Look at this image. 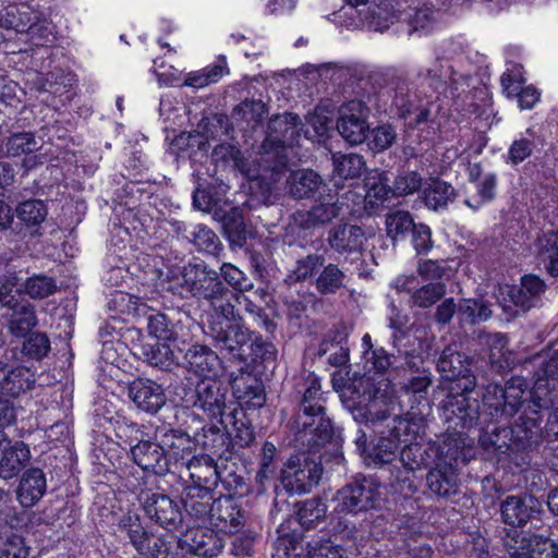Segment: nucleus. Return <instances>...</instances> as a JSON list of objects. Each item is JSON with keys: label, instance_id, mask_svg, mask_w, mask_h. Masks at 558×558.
Listing matches in <instances>:
<instances>
[{"label": "nucleus", "instance_id": "nucleus-1", "mask_svg": "<svg viewBox=\"0 0 558 558\" xmlns=\"http://www.w3.org/2000/svg\"><path fill=\"white\" fill-rule=\"evenodd\" d=\"M375 399L353 409L359 427L353 435L355 451L368 468H381L397 460L403 444L418 435L421 425L412 418L392 414L390 387L373 390Z\"/></svg>", "mask_w": 558, "mask_h": 558}, {"label": "nucleus", "instance_id": "nucleus-2", "mask_svg": "<svg viewBox=\"0 0 558 558\" xmlns=\"http://www.w3.org/2000/svg\"><path fill=\"white\" fill-rule=\"evenodd\" d=\"M551 393L546 379L534 383L530 389L527 409L509 426H495L478 437L484 451L490 452L497 463L512 473L531 466L545 440L544 411L553 408Z\"/></svg>", "mask_w": 558, "mask_h": 558}, {"label": "nucleus", "instance_id": "nucleus-3", "mask_svg": "<svg viewBox=\"0 0 558 558\" xmlns=\"http://www.w3.org/2000/svg\"><path fill=\"white\" fill-rule=\"evenodd\" d=\"M295 389L300 396L295 418L299 429L295 440L313 453L324 449L320 458L329 454L327 461L330 460L335 464L343 463L342 429L336 427L326 415L319 377L308 372L300 378Z\"/></svg>", "mask_w": 558, "mask_h": 558}, {"label": "nucleus", "instance_id": "nucleus-4", "mask_svg": "<svg viewBox=\"0 0 558 558\" xmlns=\"http://www.w3.org/2000/svg\"><path fill=\"white\" fill-rule=\"evenodd\" d=\"M331 501L329 519L333 535L354 541L362 526L356 519L381 511L387 499L377 477L356 473L335 493Z\"/></svg>", "mask_w": 558, "mask_h": 558}, {"label": "nucleus", "instance_id": "nucleus-5", "mask_svg": "<svg viewBox=\"0 0 558 558\" xmlns=\"http://www.w3.org/2000/svg\"><path fill=\"white\" fill-rule=\"evenodd\" d=\"M175 284L192 296L204 300L209 305L208 319L232 317L233 304L230 291L219 279V274L204 262L189 263L171 271Z\"/></svg>", "mask_w": 558, "mask_h": 558}, {"label": "nucleus", "instance_id": "nucleus-6", "mask_svg": "<svg viewBox=\"0 0 558 558\" xmlns=\"http://www.w3.org/2000/svg\"><path fill=\"white\" fill-rule=\"evenodd\" d=\"M529 383L523 377H511L505 385L492 383L483 387L481 407L488 425L510 420L529 398Z\"/></svg>", "mask_w": 558, "mask_h": 558}, {"label": "nucleus", "instance_id": "nucleus-7", "mask_svg": "<svg viewBox=\"0 0 558 558\" xmlns=\"http://www.w3.org/2000/svg\"><path fill=\"white\" fill-rule=\"evenodd\" d=\"M182 355L180 362L175 351H143L145 359L154 366L171 371L183 365L190 372L203 377V380H216L227 373L228 366L216 351H177Z\"/></svg>", "mask_w": 558, "mask_h": 558}, {"label": "nucleus", "instance_id": "nucleus-8", "mask_svg": "<svg viewBox=\"0 0 558 558\" xmlns=\"http://www.w3.org/2000/svg\"><path fill=\"white\" fill-rule=\"evenodd\" d=\"M322 475V460L317 462L305 453L289 454L286 468L275 484L276 499L282 493L288 496L311 493L319 484Z\"/></svg>", "mask_w": 558, "mask_h": 558}, {"label": "nucleus", "instance_id": "nucleus-9", "mask_svg": "<svg viewBox=\"0 0 558 558\" xmlns=\"http://www.w3.org/2000/svg\"><path fill=\"white\" fill-rule=\"evenodd\" d=\"M361 199L359 192L353 190H348L341 195L324 192L319 195L318 203L308 210L299 211L295 220L302 229L324 226L340 216L357 213L355 204H360Z\"/></svg>", "mask_w": 558, "mask_h": 558}, {"label": "nucleus", "instance_id": "nucleus-10", "mask_svg": "<svg viewBox=\"0 0 558 558\" xmlns=\"http://www.w3.org/2000/svg\"><path fill=\"white\" fill-rule=\"evenodd\" d=\"M472 392L450 393L442 401V410L449 428L457 430L459 434L464 430L477 429L478 437L487 430L488 424L483 417V411L480 400L471 397Z\"/></svg>", "mask_w": 558, "mask_h": 558}, {"label": "nucleus", "instance_id": "nucleus-11", "mask_svg": "<svg viewBox=\"0 0 558 558\" xmlns=\"http://www.w3.org/2000/svg\"><path fill=\"white\" fill-rule=\"evenodd\" d=\"M349 372L341 369L336 371L331 375L332 388L340 393V398L343 407L353 416V409L357 410L359 407L371 403L375 397L373 390L377 389L379 392L385 391L389 388L390 383L387 379H376L373 376L363 375L359 378H348Z\"/></svg>", "mask_w": 558, "mask_h": 558}, {"label": "nucleus", "instance_id": "nucleus-12", "mask_svg": "<svg viewBox=\"0 0 558 558\" xmlns=\"http://www.w3.org/2000/svg\"><path fill=\"white\" fill-rule=\"evenodd\" d=\"M138 501L145 515L158 526L170 532L183 529L184 514L181 502L175 498L148 489L141 492Z\"/></svg>", "mask_w": 558, "mask_h": 558}, {"label": "nucleus", "instance_id": "nucleus-13", "mask_svg": "<svg viewBox=\"0 0 558 558\" xmlns=\"http://www.w3.org/2000/svg\"><path fill=\"white\" fill-rule=\"evenodd\" d=\"M432 383L430 374L423 371L402 381L397 391L400 407L407 410L405 415L417 423L430 414L429 388Z\"/></svg>", "mask_w": 558, "mask_h": 558}, {"label": "nucleus", "instance_id": "nucleus-14", "mask_svg": "<svg viewBox=\"0 0 558 558\" xmlns=\"http://www.w3.org/2000/svg\"><path fill=\"white\" fill-rule=\"evenodd\" d=\"M371 109L362 99L343 102L337 111L336 128L350 145H360L368 138Z\"/></svg>", "mask_w": 558, "mask_h": 558}, {"label": "nucleus", "instance_id": "nucleus-15", "mask_svg": "<svg viewBox=\"0 0 558 558\" xmlns=\"http://www.w3.org/2000/svg\"><path fill=\"white\" fill-rule=\"evenodd\" d=\"M205 333L210 336L220 349H265V343L246 327L235 323V312L228 318L208 319Z\"/></svg>", "mask_w": 558, "mask_h": 558}, {"label": "nucleus", "instance_id": "nucleus-16", "mask_svg": "<svg viewBox=\"0 0 558 558\" xmlns=\"http://www.w3.org/2000/svg\"><path fill=\"white\" fill-rule=\"evenodd\" d=\"M441 351L437 361V369L441 377L449 383L448 392H474L477 386L476 377L471 369L472 362L463 351Z\"/></svg>", "mask_w": 558, "mask_h": 558}, {"label": "nucleus", "instance_id": "nucleus-17", "mask_svg": "<svg viewBox=\"0 0 558 558\" xmlns=\"http://www.w3.org/2000/svg\"><path fill=\"white\" fill-rule=\"evenodd\" d=\"M501 521L512 527L542 523L545 513L543 501L533 494L508 495L500 501Z\"/></svg>", "mask_w": 558, "mask_h": 558}, {"label": "nucleus", "instance_id": "nucleus-18", "mask_svg": "<svg viewBox=\"0 0 558 558\" xmlns=\"http://www.w3.org/2000/svg\"><path fill=\"white\" fill-rule=\"evenodd\" d=\"M189 471V480L178 476L182 488L197 489L198 493L215 492L221 481V470L217 460L208 453H196L183 462Z\"/></svg>", "mask_w": 558, "mask_h": 558}, {"label": "nucleus", "instance_id": "nucleus-19", "mask_svg": "<svg viewBox=\"0 0 558 558\" xmlns=\"http://www.w3.org/2000/svg\"><path fill=\"white\" fill-rule=\"evenodd\" d=\"M505 548L510 558H558V539L542 534L515 532Z\"/></svg>", "mask_w": 558, "mask_h": 558}, {"label": "nucleus", "instance_id": "nucleus-20", "mask_svg": "<svg viewBox=\"0 0 558 558\" xmlns=\"http://www.w3.org/2000/svg\"><path fill=\"white\" fill-rule=\"evenodd\" d=\"M130 457L143 472L151 473L157 477L171 474L170 454L162 449L159 440L136 441L135 445H132Z\"/></svg>", "mask_w": 558, "mask_h": 558}, {"label": "nucleus", "instance_id": "nucleus-21", "mask_svg": "<svg viewBox=\"0 0 558 558\" xmlns=\"http://www.w3.org/2000/svg\"><path fill=\"white\" fill-rule=\"evenodd\" d=\"M225 547V537L206 525L190 530L177 541V548L183 554L203 558L219 556Z\"/></svg>", "mask_w": 558, "mask_h": 558}, {"label": "nucleus", "instance_id": "nucleus-22", "mask_svg": "<svg viewBox=\"0 0 558 558\" xmlns=\"http://www.w3.org/2000/svg\"><path fill=\"white\" fill-rule=\"evenodd\" d=\"M29 446L23 440L11 439L0 430V478L10 481L17 477L31 461Z\"/></svg>", "mask_w": 558, "mask_h": 558}, {"label": "nucleus", "instance_id": "nucleus-23", "mask_svg": "<svg viewBox=\"0 0 558 558\" xmlns=\"http://www.w3.org/2000/svg\"><path fill=\"white\" fill-rule=\"evenodd\" d=\"M461 472L438 464L432 466L425 475V487L430 498L449 501L461 494Z\"/></svg>", "mask_w": 558, "mask_h": 558}, {"label": "nucleus", "instance_id": "nucleus-24", "mask_svg": "<svg viewBox=\"0 0 558 558\" xmlns=\"http://www.w3.org/2000/svg\"><path fill=\"white\" fill-rule=\"evenodd\" d=\"M289 456L286 450L276 446L269 440H265L256 456L257 471L255 483L259 492L265 490L266 485L271 481H279L281 470L286 468Z\"/></svg>", "mask_w": 558, "mask_h": 558}, {"label": "nucleus", "instance_id": "nucleus-25", "mask_svg": "<svg viewBox=\"0 0 558 558\" xmlns=\"http://www.w3.org/2000/svg\"><path fill=\"white\" fill-rule=\"evenodd\" d=\"M194 447L199 448L209 456L228 460L234 451V444L231 434L226 427H219L214 423L203 425L193 435Z\"/></svg>", "mask_w": 558, "mask_h": 558}, {"label": "nucleus", "instance_id": "nucleus-26", "mask_svg": "<svg viewBox=\"0 0 558 558\" xmlns=\"http://www.w3.org/2000/svg\"><path fill=\"white\" fill-rule=\"evenodd\" d=\"M128 396L140 411L150 415L158 413L167 401L162 386L147 378L131 381L128 386Z\"/></svg>", "mask_w": 558, "mask_h": 558}, {"label": "nucleus", "instance_id": "nucleus-27", "mask_svg": "<svg viewBox=\"0 0 558 558\" xmlns=\"http://www.w3.org/2000/svg\"><path fill=\"white\" fill-rule=\"evenodd\" d=\"M232 395L243 410L260 409L266 403L265 386L260 377L253 374L230 373Z\"/></svg>", "mask_w": 558, "mask_h": 558}, {"label": "nucleus", "instance_id": "nucleus-28", "mask_svg": "<svg viewBox=\"0 0 558 558\" xmlns=\"http://www.w3.org/2000/svg\"><path fill=\"white\" fill-rule=\"evenodd\" d=\"M247 512L241 502L230 495L219 494L217 497L213 522L221 531L238 533L246 523Z\"/></svg>", "mask_w": 558, "mask_h": 558}, {"label": "nucleus", "instance_id": "nucleus-29", "mask_svg": "<svg viewBox=\"0 0 558 558\" xmlns=\"http://www.w3.org/2000/svg\"><path fill=\"white\" fill-rule=\"evenodd\" d=\"M227 388L219 380H201L191 392L193 407L201 408L210 417L223 414Z\"/></svg>", "mask_w": 558, "mask_h": 558}, {"label": "nucleus", "instance_id": "nucleus-30", "mask_svg": "<svg viewBox=\"0 0 558 558\" xmlns=\"http://www.w3.org/2000/svg\"><path fill=\"white\" fill-rule=\"evenodd\" d=\"M217 497L215 492L205 494L197 489L182 488L181 508L194 523L204 526L213 522Z\"/></svg>", "mask_w": 558, "mask_h": 558}, {"label": "nucleus", "instance_id": "nucleus-31", "mask_svg": "<svg viewBox=\"0 0 558 558\" xmlns=\"http://www.w3.org/2000/svg\"><path fill=\"white\" fill-rule=\"evenodd\" d=\"M436 464L445 468H453L461 472V468L466 465L474 457V447L465 444L460 436H447L441 441H435Z\"/></svg>", "mask_w": 558, "mask_h": 558}, {"label": "nucleus", "instance_id": "nucleus-32", "mask_svg": "<svg viewBox=\"0 0 558 558\" xmlns=\"http://www.w3.org/2000/svg\"><path fill=\"white\" fill-rule=\"evenodd\" d=\"M47 492L46 473L38 466H31L21 474L16 487V499L23 508L35 506Z\"/></svg>", "mask_w": 558, "mask_h": 558}, {"label": "nucleus", "instance_id": "nucleus-33", "mask_svg": "<svg viewBox=\"0 0 558 558\" xmlns=\"http://www.w3.org/2000/svg\"><path fill=\"white\" fill-rule=\"evenodd\" d=\"M35 375L25 366H13L0 361V390L2 395L16 398L33 389Z\"/></svg>", "mask_w": 558, "mask_h": 558}, {"label": "nucleus", "instance_id": "nucleus-34", "mask_svg": "<svg viewBox=\"0 0 558 558\" xmlns=\"http://www.w3.org/2000/svg\"><path fill=\"white\" fill-rule=\"evenodd\" d=\"M300 117L286 112L271 119L267 128L266 143L278 147L293 146L300 138Z\"/></svg>", "mask_w": 558, "mask_h": 558}, {"label": "nucleus", "instance_id": "nucleus-35", "mask_svg": "<svg viewBox=\"0 0 558 558\" xmlns=\"http://www.w3.org/2000/svg\"><path fill=\"white\" fill-rule=\"evenodd\" d=\"M367 238L364 230L355 225H338L328 232L327 242L338 254L361 252Z\"/></svg>", "mask_w": 558, "mask_h": 558}, {"label": "nucleus", "instance_id": "nucleus-36", "mask_svg": "<svg viewBox=\"0 0 558 558\" xmlns=\"http://www.w3.org/2000/svg\"><path fill=\"white\" fill-rule=\"evenodd\" d=\"M410 437V441L403 444L399 453V461L405 468L407 471L414 472L421 469H430L436 464V452L435 441H429L425 445L420 442H413Z\"/></svg>", "mask_w": 558, "mask_h": 558}, {"label": "nucleus", "instance_id": "nucleus-37", "mask_svg": "<svg viewBox=\"0 0 558 558\" xmlns=\"http://www.w3.org/2000/svg\"><path fill=\"white\" fill-rule=\"evenodd\" d=\"M524 78L520 70L514 66L501 76V85L508 97H518V105L521 110L532 109L541 98V93L533 86L522 87Z\"/></svg>", "mask_w": 558, "mask_h": 558}, {"label": "nucleus", "instance_id": "nucleus-38", "mask_svg": "<svg viewBox=\"0 0 558 558\" xmlns=\"http://www.w3.org/2000/svg\"><path fill=\"white\" fill-rule=\"evenodd\" d=\"M389 179L383 171L374 170L371 171L365 179V194L362 195L360 204H355V208L359 210L360 206L363 205L366 209H376L393 194L392 187L388 185Z\"/></svg>", "mask_w": 558, "mask_h": 558}, {"label": "nucleus", "instance_id": "nucleus-39", "mask_svg": "<svg viewBox=\"0 0 558 558\" xmlns=\"http://www.w3.org/2000/svg\"><path fill=\"white\" fill-rule=\"evenodd\" d=\"M397 353L396 355L388 351H363V357L366 365L371 363L368 371L374 369L377 373L416 367L415 362H413L414 356L409 351H397Z\"/></svg>", "mask_w": 558, "mask_h": 558}, {"label": "nucleus", "instance_id": "nucleus-40", "mask_svg": "<svg viewBox=\"0 0 558 558\" xmlns=\"http://www.w3.org/2000/svg\"><path fill=\"white\" fill-rule=\"evenodd\" d=\"M288 185L290 194L299 199L313 197L316 193L320 195L327 190L322 177L311 169L292 171Z\"/></svg>", "mask_w": 558, "mask_h": 558}, {"label": "nucleus", "instance_id": "nucleus-41", "mask_svg": "<svg viewBox=\"0 0 558 558\" xmlns=\"http://www.w3.org/2000/svg\"><path fill=\"white\" fill-rule=\"evenodd\" d=\"M391 107L396 109L399 118L403 119L408 126L415 128L428 121L429 109L415 104L412 95L404 87L395 92Z\"/></svg>", "mask_w": 558, "mask_h": 558}, {"label": "nucleus", "instance_id": "nucleus-42", "mask_svg": "<svg viewBox=\"0 0 558 558\" xmlns=\"http://www.w3.org/2000/svg\"><path fill=\"white\" fill-rule=\"evenodd\" d=\"M544 290V281L534 275H525L520 287L506 286L500 288L501 293L509 296V302L522 310L531 307L533 298L539 295Z\"/></svg>", "mask_w": 558, "mask_h": 558}, {"label": "nucleus", "instance_id": "nucleus-43", "mask_svg": "<svg viewBox=\"0 0 558 558\" xmlns=\"http://www.w3.org/2000/svg\"><path fill=\"white\" fill-rule=\"evenodd\" d=\"M160 444L162 449L173 458L175 463L185 462V456H190L194 447L193 436L182 428H169L161 433Z\"/></svg>", "mask_w": 558, "mask_h": 558}, {"label": "nucleus", "instance_id": "nucleus-44", "mask_svg": "<svg viewBox=\"0 0 558 558\" xmlns=\"http://www.w3.org/2000/svg\"><path fill=\"white\" fill-rule=\"evenodd\" d=\"M3 316L8 319L9 329L15 337H25L37 325L35 307L28 302H17L14 307H7Z\"/></svg>", "mask_w": 558, "mask_h": 558}, {"label": "nucleus", "instance_id": "nucleus-45", "mask_svg": "<svg viewBox=\"0 0 558 558\" xmlns=\"http://www.w3.org/2000/svg\"><path fill=\"white\" fill-rule=\"evenodd\" d=\"M296 520L304 530H313L327 519V504L322 497H312L295 504Z\"/></svg>", "mask_w": 558, "mask_h": 558}, {"label": "nucleus", "instance_id": "nucleus-46", "mask_svg": "<svg viewBox=\"0 0 558 558\" xmlns=\"http://www.w3.org/2000/svg\"><path fill=\"white\" fill-rule=\"evenodd\" d=\"M229 74L227 58L223 54L218 56L213 64L201 70L190 72L183 85L192 88H203L210 84L219 82L223 76Z\"/></svg>", "mask_w": 558, "mask_h": 558}, {"label": "nucleus", "instance_id": "nucleus-47", "mask_svg": "<svg viewBox=\"0 0 558 558\" xmlns=\"http://www.w3.org/2000/svg\"><path fill=\"white\" fill-rule=\"evenodd\" d=\"M117 526L136 551L143 550L144 542L153 538V533L144 526L141 515L135 511L123 513L119 518Z\"/></svg>", "mask_w": 558, "mask_h": 558}, {"label": "nucleus", "instance_id": "nucleus-48", "mask_svg": "<svg viewBox=\"0 0 558 558\" xmlns=\"http://www.w3.org/2000/svg\"><path fill=\"white\" fill-rule=\"evenodd\" d=\"M13 520H17L16 513L10 518L9 524H0V558H31V547L25 538L12 531Z\"/></svg>", "mask_w": 558, "mask_h": 558}, {"label": "nucleus", "instance_id": "nucleus-49", "mask_svg": "<svg viewBox=\"0 0 558 558\" xmlns=\"http://www.w3.org/2000/svg\"><path fill=\"white\" fill-rule=\"evenodd\" d=\"M277 351H251L248 355L239 354L235 362L240 374H253L257 377L274 372Z\"/></svg>", "mask_w": 558, "mask_h": 558}, {"label": "nucleus", "instance_id": "nucleus-50", "mask_svg": "<svg viewBox=\"0 0 558 558\" xmlns=\"http://www.w3.org/2000/svg\"><path fill=\"white\" fill-rule=\"evenodd\" d=\"M102 347L111 345V349H132L142 345V331L134 327L116 330L111 326H105L99 331Z\"/></svg>", "mask_w": 558, "mask_h": 558}, {"label": "nucleus", "instance_id": "nucleus-51", "mask_svg": "<svg viewBox=\"0 0 558 558\" xmlns=\"http://www.w3.org/2000/svg\"><path fill=\"white\" fill-rule=\"evenodd\" d=\"M36 13L37 10L28 3L12 4L1 14L0 25L8 29H14L16 33L24 34Z\"/></svg>", "mask_w": 558, "mask_h": 558}, {"label": "nucleus", "instance_id": "nucleus-52", "mask_svg": "<svg viewBox=\"0 0 558 558\" xmlns=\"http://www.w3.org/2000/svg\"><path fill=\"white\" fill-rule=\"evenodd\" d=\"M148 335L156 343H148L149 349H170L175 340V333L165 314H155L148 318Z\"/></svg>", "mask_w": 558, "mask_h": 558}, {"label": "nucleus", "instance_id": "nucleus-53", "mask_svg": "<svg viewBox=\"0 0 558 558\" xmlns=\"http://www.w3.org/2000/svg\"><path fill=\"white\" fill-rule=\"evenodd\" d=\"M426 77L436 92L448 86L453 93L459 89V86L468 85V78L458 75L451 65L435 64L434 68L427 70Z\"/></svg>", "mask_w": 558, "mask_h": 558}, {"label": "nucleus", "instance_id": "nucleus-54", "mask_svg": "<svg viewBox=\"0 0 558 558\" xmlns=\"http://www.w3.org/2000/svg\"><path fill=\"white\" fill-rule=\"evenodd\" d=\"M15 215L24 227L37 229L46 220L48 208L43 201L31 198L19 203Z\"/></svg>", "mask_w": 558, "mask_h": 558}, {"label": "nucleus", "instance_id": "nucleus-55", "mask_svg": "<svg viewBox=\"0 0 558 558\" xmlns=\"http://www.w3.org/2000/svg\"><path fill=\"white\" fill-rule=\"evenodd\" d=\"M240 150L231 144L217 145L213 150V158L216 162L232 161L236 168L252 182L257 184L259 180H265L267 175L259 170L246 169L244 162L240 159Z\"/></svg>", "mask_w": 558, "mask_h": 558}, {"label": "nucleus", "instance_id": "nucleus-56", "mask_svg": "<svg viewBox=\"0 0 558 558\" xmlns=\"http://www.w3.org/2000/svg\"><path fill=\"white\" fill-rule=\"evenodd\" d=\"M537 256L551 276H558V231L545 232L537 243Z\"/></svg>", "mask_w": 558, "mask_h": 558}, {"label": "nucleus", "instance_id": "nucleus-57", "mask_svg": "<svg viewBox=\"0 0 558 558\" xmlns=\"http://www.w3.org/2000/svg\"><path fill=\"white\" fill-rule=\"evenodd\" d=\"M171 148L175 150L179 156L186 155L191 159H196L198 155H206L209 143L201 134L183 132L172 141Z\"/></svg>", "mask_w": 558, "mask_h": 558}, {"label": "nucleus", "instance_id": "nucleus-58", "mask_svg": "<svg viewBox=\"0 0 558 558\" xmlns=\"http://www.w3.org/2000/svg\"><path fill=\"white\" fill-rule=\"evenodd\" d=\"M453 196L454 189L439 179H430L423 190L424 202L432 209L447 206Z\"/></svg>", "mask_w": 558, "mask_h": 558}, {"label": "nucleus", "instance_id": "nucleus-59", "mask_svg": "<svg viewBox=\"0 0 558 558\" xmlns=\"http://www.w3.org/2000/svg\"><path fill=\"white\" fill-rule=\"evenodd\" d=\"M397 20L396 12L388 0H380L378 4L367 8L365 21L369 29L384 32Z\"/></svg>", "mask_w": 558, "mask_h": 558}, {"label": "nucleus", "instance_id": "nucleus-60", "mask_svg": "<svg viewBox=\"0 0 558 558\" xmlns=\"http://www.w3.org/2000/svg\"><path fill=\"white\" fill-rule=\"evenodd\" d=\"M332 162L333 175L340 179L357 178L365 168L363 157L357 154H333Z\"/></svg>", "mask_w": 558, "mask_h": 558}, {"label": "nucleus", "instance_id": "nucleus-61", "mask_svg": "<svg viewBox=\"0 0 558 558\" xmlns=\"http://www.w3.org/2000/svg\"><path fill=\"white\" fill-rule=\"evenodd\" d=\"M116 437L132 449V445L144 439V426L129 421L124 415L109 417Z\"/></svg>", "mask_w": 558, "mask_h": 558}, {"label": "nucleus", "instance_id": "nucleus-62", "mask_svg": "<svg viewBox=\"0 0 558 558\" xmlns=\"http://www.w3.org/2000/svg\"><path fill=\"white\" fill-rule=\"evenodd\" d=\"M24 34L34 46H45L54 38L52 23L40 11L34 14Z\"/></svg>", "mask_w": 558, "mask_h": 558}, {"label": "nucleus", "instance_id": "nucleus-63", "mask_svg": "<svg viewBox=\"0 0 558 558\" xmlns=\"http://www.w3.org/2000/svg\"><path fill=\"white\" fill-rule=\"evenodd\" d=\"M345 274L336 264H328L315 280L320 294H333L344 286Z\"/></svg>", "mask_w": 558, "mask_h": 558}, {"label": "nucleus", "instance_id": "nucleus-64", "mask_svg": "<svg viewBox=\"0 0 558 558\" xmlns=\"http://www.w3.org/2000/svg\"><path fill=\"white\" fill-rule=\"evenodd\" d=\"M23 293L33 300H40L52 295L57 291V282L46 275H33L22 284Z\"/></svg>", "mask_w": 558, "mask_h": 558}]
</instances>
